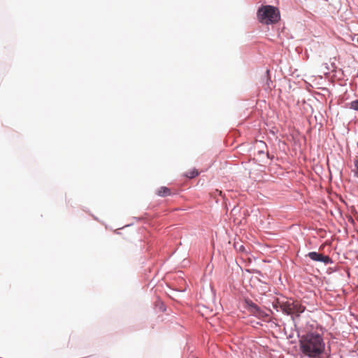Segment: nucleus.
<instances>
[{
  "instance_id": "f257e3e1",
  "label": "nucleus",
  "mask_w": 358,
  "mask_h": 358,
  "mask_svg": "<svg viewBox=\"0 0 358 358\" xmlns=\"http://www.w3.org/2000/svg\"><path fill=\"white\" fill-rule=\"evenodd\" d=\"M301 356L304 358H319L324 351L325 343L322 334L316 331H307L301 334L297 331Z\"/></svg>"
},
{
  "instance_id": "f03ea898",
  "label": "nucleus",
  "mask_w": 358,
  "mask_h": 358,
  "mask_svg": "<svg viewBox=\"0 0 358 358\" xmlns=\"http://www.w3.org/2000/svg\"><path fill=\"white\" fill-rule=\"evenodd\" d=\"M257 16L259 22L265 24H273L277 22L280 17L278 8L271 5L259 7L257 12Z\"/></svg>"
},
{
  "instance_id": "7ed1b4c3",
  "label": "nucleus",
  "mask_w": 358,
  "mask_h": 358,
  "mask_svg": "<svg viewBox=\"0 0 358 358\" xmlns=\"http://www.w3.org/2000/svg\"><path fill=\"white\" fill-rule=\"evenodd\" d=\"M243 307L249 312L251 315L259 319H264L269 316L267 313L263 310L257 304L248 296L243 298Z\"/></svg>"
},
{
  "instance_id": "20e7f679",
  "label": "nucleus",
  "mask_w": 358,
  "mask_h": 358,
  "mask_svg": "<svg viewBox=\"0 0 358 358\" xmlns=\"http://www.w3.org/2000/svg\"><path fill=\"white\" fill-rule=\"evenodd\" d=\"M280 311L286 315H290L292 313V304L287 301H282L281 305H280Z\"/></svg>"
},
{
  "instance_id": "39448f33",
  "label": "nucleus",
  "mask_w": 358,
  "mask_h": 358,
  "mask_svg": "<svg viewBox=\"0 0 358 358\" xmlns=\"http://www.w3.org/2000/svg\"><path fill=\"white\" fill-rule=\"evenodd\" d=\"M157 194L161 197H166L167 196L173 195V194L171 192V190L166 186L160 187L157 191Z\"/></svg>"
},
{
  "instance_id": "423d86ee",
  "label": "nucleus",
  "mask_w": 358,
  "mask_h": 358,
  "mask_svg": "<svg viewBox=\"0 0 358 358\" xmlns=\"http://www.w3.org/2000/svg\"><path fill=\"white\" fill-rule=\"evenodd\" d=\"M322 256V253H320L319 252L316 251H311L309 252L306 257H308L311 260L316 262H320L321 260V257Z\"/></svg>"
},
{
  "instance_id": "0eeeda50",
  "label": "nucleus",
  "mask_w": 358,
  "mask_h": 358,
  "mask_svg": "<svg viewBox=\"0 0 358 358\" xmlns=\"http://www.w3.org/2000/svg\"><path fill=\"white\" fill-rule=\"evenodd\" d=\"M199 175V171L196 168H193L189 171L183 173V176L189 179H193Z\"/></svg>"
},
{
  "instance_id": "6e6552de",
  "label": "nucleus",
  "mask_w": 358,
  "mask_h": 358,
  "mask_svg": "<svg viewBox=\"0 0 358 358\" xmlns=\"http://www.w3.org/2000/svg\"><path fill=\"white\" fill-rule=\"evenodd\" d=\"M320 262L323 263L324 265L331 264L334 263L332 258H331L329 255H326L322 254L321 257V260Z\"/></svg>"
},
{
  "instance_id": "1a4fd4ad",
  "label": "nucleus",
  "mask_w": 358,
  "mask_h": 358,
  "mask_svg": "<svg viewBox=\"0 0 358 358\" xmlns=\"http://www.w3.org/2000/svg\"><path fill=\"white\" fill-rule=\"evenodd\" d=\"M350 108L352 110L358 111V99H355L351 101Z\"/></svg>"
},
{
  "instance_id": "9d476101",
  "label": "nucleus",
  "mask_w": 358,
  "mask_h": 358,
  "mask_svg": "<svg viewBox=\"0 0 358 358\" xmlns=\"http://www.w3.org/2000/svg\"><path fill=\"white\" fill-rule=\"evenodd\" d=\"M280 305H281V301L278 300L276 301L273 302L272 306L273 308L276 310V311H280Z\"/></svg>"
},
{
  "instance_id": "9b49d317",
  "label": "nucleus",
  "mask_w": 358,
  "mask_h": 358,
  "mask_svg": "<svg viewBox=\"0 0 358 358\" xmlns=\"http://www.w3.org/2000/svg\"><path fill=\"white\" fill-rule=\"evenodd\" d=\"M319 358H331L330 352H326V348H324V351L322 352L320 355Z\"/></svg>"
},
{
  "instance_id": "f8f14e48",
  "label": "nucleus",
  "mask_w": 358,
  "mask_h": 358,
  "mask_svg": "<svg viewBox=\"0 0 358 358\" xmlns=\"http://www.w3.org/2000/svg\"><path fill=\"white\" fill-rule=\"evenodd\" d=\"M234 248H235L237 250H238L239 252H245V246H244L243 245H238V244H237V243H235V244H234Z\"/></svg>"
},
{
  "instance_id": "ddd939ff",
  "label": "nucleus",
  "mask_w": 358,
  "mask_h": 358,
  "mask_svg": "<svg viewBox=\"0 0 358 358\" xmlns=\"http://www.w3.org/2000/svg\"><path fill=\"white\" fill-rule=\"evenodd\" d=\"M159 309L162 312H165L166 310V306L163 302H160V304L159 306Z\"/></svg>"
},
{
  "instance_id": "4468645a",
  "label": "nucleus",
  "mask_w": 358,
  "mask_h": 358,
  "mask_svg": "<svg viewBox=\"0 0 358 358\" xmlns=\"http://www.w3.org/2000/svg\"><path fill=\"white\" fill-rule=\"evenodd\" d=\"M355 166L357 169L356 172L355 173V176L358 178V159L355 160Z\"/></svg>"
},
{
  "instance_id": "2eb2a0df",
  "label": "nucleus",
  "mask_w": 358,
  "mask_h": 358,
  "mask_svg": "<svg viewBox=\"0 0 358 358\" xmlns=\"http://www.w3.org/2000/svg\"><path fill=\"white\" fill-rule=\"evenodd\" d=\"M328 271H329V272H328V273H332V272H335V271H337V268H328Z\"/></svg>"
},
{
  "instance_id": "dca6fc26",
  "label": "nucleus",
  "mask_w": 358,
  "mask_h": 358,
  "mask_svg": "<svg viewBox=\"0 0 358 358\" xmlns=\"http://www.w3.org/2000/svg\"><path fill=\"white\" fill-rule=\"evenodd\" d=\"M270 83H272L270 78H268L266 80V85H268V87H270Z\"/></svg>"
},
{
  "instance_id": "f3484780",
  "label": "nucleus",
  "mask_w": 358,
  "mask_h": 358,
  "mask_svg": "<svg viewBox=\"0 0 358 358\" xmlns=\"http://www.w3.org/2000/svg\"><path fill=\"white\" fill-rule=\"evenodd\" d=\"M348 221L351 223H354V220L351 216H349Z\"/></svg>"
},
{
  "instance_id": "a211bd4d",
  "label": "nucleus",
  "mask_w": 358,
  "mask_h": 358,
  "mask_svg": "<svg viewBox=\"0 0 358 358\" xmlns=\"http://www.w3.org/2000/svg\"><path fill=\"white\" fill-rule=\"evenodd\" d=\"M254 273H258V274H259V275H261V274H262V272H261L259 270H254Z\"/></svg>"
},
{
  "instance_id": "6ab92c4d",
  "label": "nucleus",
  "mask_w": 358,
  "mask_h": 358,
  "mask_svg": "<svg viewBox=\"0 0 358 358\" xmlns=\"http://www.w3.org/2000/svg\"><path fill=\"white\" fill-rule=\"evenodd\" d=\"M264 153H265V152H264V150H259V151H258V154H259V155H264Z\"/></svg>"
},
{
  "instance_id": "aec40b11",
  "label": "nucleus",
  "mask_w": 358,
  "mask_h": 358,
  "mask_svg": "<svg viewBox=\"0 0 358 358\" xmlns=\"http://www.w3.org/2000/svg\"><path fill=\"white\" fill-rule=\"evenodd\" d=\"M134 219H136V220H143V217H134Z\"/></svg>"
},
{
  "instance_id": "412c9836",
  "label": "nucleus",
  "mask_w": 358,
  "mask_h": 358,
  "mask_svg": "<svg viewBox=\"0 0 358 358\" xmlns=\"http://www.w3.org/2000/svg\"><path fill=\"white\" fill-rule=\"evenodd\" d=\"M293 337V334H289L288 336H287V338H291Z\"/></svg>"
},
{
  "instance_id": "4be33fe9",
  "label": "nucleus",
  "mask_w": 358,
  "mask_h": 358,
  "mask_svg": "<svg viewBox=\"0 0 358 358\" xmlns=\"http://www.w3.org/2000/svg\"><path fill=\"white\" fill-rule=\"evenodd\" d=\"M291 343H292V344L296 343V341H291Z\"/></svg>"
},
{
  "instance_id": "5701e85b",
  "label": "nucleus",
  "mask_w": 358,
  "mask_h": 358,
  "mask_svg": "<svg viewBox=\"0 0 358 358\" xmlns=\"http://www.w3.org/2000/svg\"><path fill=\"white\" fill-rule=\"evenodd\" d=\"M246 271L248 272V273H251L250 269H246Z\"/></svg>"
},
{
  "instance_id": "b1692460",
  "label": "nucleus",
  "mask_w": 358,
  "mask_h": 358,
  "mask_svg": "<svg viewBox=\"0 0 358 358\" xmlns=\"http://www.w3.org/2000/svg\"><path fill=\"white\" fill-rule=\"evenodd\" d=\"M266 156H267V157H268V158H269V157H269V154H268V153H267V154H266Z\"/></svg>"
},
{
  "instance_id": "393cba45",
  "label": "nucleus",
  "mask_w": 358,
  "mask_h": 358,
  "mask_svg": "<svg viewBox=\"0 0 358 358\" xmlns=\"http://www.w3.org/2000/svg\"><path fill=\"white\" fill-rule=\"evenodd\" d=\"M356 42L358 43V37L356 38Z\"/></svg>"
},
{
  "instance_id": "a878e982",
  "label": "nucleus",
  "mask_w": 358,
  "mask_h": 358,
  "mask_svg": "<svg viewBox=\"0 0 358 358\" xmlns=\"http://www.w3.org/2000/svg\"><path fill=\"white\" fill-rule=\"evenodd\" d=\"M269 70H266V73L268 74Z\"/></svg>"
},
{
  "instance_id": "bb28decb",
  "label": "nucleus",
  "mask_w": 358,
  "mask_h": 358,
  "mask_svg": "<svg viewBox=\"0 0 358 358\" xmlns=\"http://www.w3.org/2000/svg\"><path fill=\"white\" fill-rule=\"evenodd\" d=\"M0 358H1V357H0Z\"/></svg>"
}]
</instances>
